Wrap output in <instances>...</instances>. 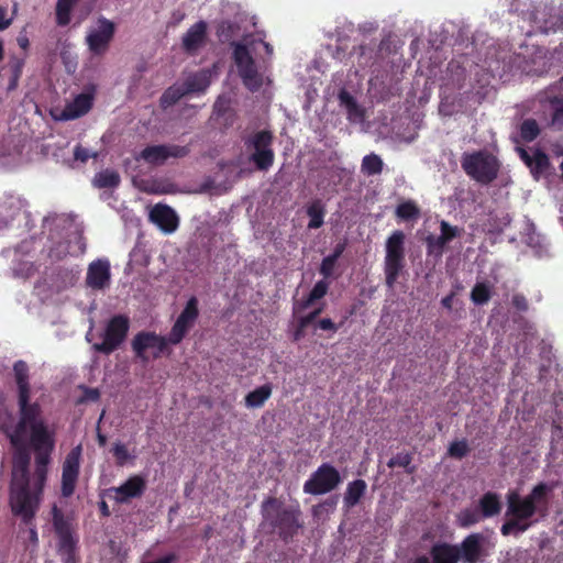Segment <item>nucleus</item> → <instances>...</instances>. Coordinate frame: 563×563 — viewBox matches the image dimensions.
<instances>
[{"label": "nucleus", "instance_id": "46", "mask_svg": "<svg viewBox=\"0 0 563 563\" xmlns=\"http://www.w3.org/2000/svg\"><path fill=\"white\" fill-rule=\"evenodd\" d=\"M328 290L329 283L325 282V279L319 280L314 284V286L309 292L310 299L317 301L323 298L327 295Z\"/></svg>", "mask_w": 563, "mask_h": 563}, {"label": "nucleus", "instance_id": "47", "mask_svg": "<svg viewBox=\"0 0 563 563\" xmlns=\"http://www.w3.org/2000/svg\"><path fill=\"white\" fill-rule=\"evenodd\" d=\"M155 341L156 342L154 343V347L152 349L153 357L158 358V357H161L162 354L165 353V351L167 350L168 343H170V342L168 341V336L165 338L159 334H157Z\"/></svg>", "mask_w": 563, "mask_h": 563}, {"label": "nucleus", "instance_id": "5", "mask_svg": "<svg viewBox=\"0 0 563 563\" xmlns=\"http://www.w3.org/2000/svg\"><path fill=\"white\" fill-rule=\"evenodd\" d=\"M463 172L481 185L492 184L498 176L500 163L486 150L464 152L461 156Z\"/></svg>", "mask_w": 563, "mask_h": 563}, {"label": "nucleus", "instance_id": "58", "mask_svg": "<svg viewBox=\"0 0 563 563\" xmlns=\"http://www.w3.org/2000/svg\"><path fill=\"white\" fill-rule=\"evenodd\" d=\"M323 311V308L322 307H319V308H316L314 310L310 311L308 313V316L314 321V323L318 321V317L322 313Z\"/></svg>", "mask_w": 563, "mask_h": 563}, {"label": "nucleus", "instance_id": "61", "mask_svg": "<svg viewBox=\"0 0 563 563\" xmlns=\"http://www.w3.org/2000/svg\"><path fill=\"white\" fill-rule=\"evenodd\" d=\"M97 440L100 446H104L107 443V437L102 434L101 432L97 433Z\"/></svg>", "mask_w": 563, "mask_h": 563}, {"label": "nucleus", "instance_id": "33", "mask_svg": "<svg viewBox=\"0 0 563 563\" xmlns=\"http://www.w3.org/2000/svg\"><path fill=\"white\" fill-rule=\"evenodd\" d=\"M384 162L379 155L371 153L362 159L361 172L366 176L379 175L383 172Z\"/></svg>", "mask_w": 563, "mask_h": 563}, {"label": "nucleus", "instance_id": "20", "mask_svg": "<svg viewBox=\"0 0 563 563\" xmlns=\"http://www.w3.org/2000/svg\"><path fill=\"white\" fill-rule=\"evenodd\" d=\"M510 11L518 13L522 16L523 20L533 22L539 25V27L544 32H555L556 30L563 27V18L559 15L550 16V19L541 21L538 16V12L534 10L526 9V4L522 7L519 0H512L510 3Z\"/></svg>", "mask_w": 563, "mask_h": 563}, {"label": "nucleus", "instance_id": "16", "mask_svg": "<svg viewBox=\"0 0 563 563\" xmlns=\"http://www.w3.org/2000/svg\"><path fill=\"white\" fill-rule=\"evenodd\" d=\"M190 152L188 146L175 144L148 145L144 147L136 159H143L150 165H163L168 158H183Z\"/></svg>", "mask_w": 563, "mask_h": 563}, {"label": "nucleus", "instance_id": "36", "mask_svg": "<svg viewBox=\"0 0 563 563\" xmlns=\"http://www.w3.org/2000/svg\"><path fill=\"white\" fill-rule=\"evenodd\" d=\"M484 520L482 514L478 511L477 506L465 508L457 515L459 526L462 528H470Z\"/></svg>", "mask_w": 563, "mask_h": 563}, {"label": "nucleus", "instance_id": "14", "mask_svg": "<svg viewBox=\"0 0 563 563\" xmlns=\"http://www.w3.org/2000/svg\"><path fill=\"white\" fill-rule=\"evenodd\" d=\"M98 27L90 31L86 36V44L92 55H104L115 34V24L104 16L97 20Z\"/></svg>", "mask_w": 563, "mask_h": 563}, {"label": "nucleus", "instance_id": "48", "mask_svg": "<svg viewBox=\"0 0 563 563\" xmlns=\"http://www.w3.org/2000/svg\"><path fill=\"white\" fill-rule=\"evenodd\" d=\"M314 328L335 333L340 329V325L334 323L330 318H323V319H319L316 322Z\"/></svg>", "mask_w": 563, "mask_h": 563}, {"label": "nucleus", "instance_id": "31", "mask_svg": "<svg viewBox=\"0 0 563 563\" xmlns=\"http://www.w3.org/2000/svg\"><path fill=\"white\" fill-rule=\"evenodd\" d=\"M307 216L309 217V229H319L323 225L325 208L320 199H314L306 209Z\"/></svg>", "mask_w": 563, "mask_h": 563}, {"label": "nucleus", "instance_id": "18", "mask_svg": "<svg viewBox=\"0 0 563 563\" xmlns=\"http://www.w3.org/2000/svg\"><path fill=\"white\" fill-rule=\"evenodd\" d=\"M146 490V481L142 475H132L118 487H111L109 492L114 493V500L118 504H128L130 500L140 498Z\"/></svg>", "mask_w": 563, "mask_h": 563}, {"label": "nucleus", "instance_id": "38", "mask_svg": "<svg viewBox=\"0 0 563 563\" xmlns=\"http://www.w3.org/2000/svg\"><path fill=\"white\" fill-rule=\"evenodd\" d=\"M492 297V289L487 283H476L471 291V300L477 305H486Z\"/></svg>", "mask_w": 563, "mask_h": 563}, {"label": "nucleus", "instance_id": "29", "mask_svg": "<svg viewBox=\"0 0 563 563\" xmlns=\"http://www.w3.org/2000/svg\"><path fill=\"white\" fill-rule=\"evenodd\" d=\"M366 488L367 485L364 479H354L353 482H350L343 498L344 506L347 509L356 506L361 498L365 495Z\"/></svg>", "mask_w": 563, "mask_h": 563}, {"label": "nucleus", "instance_id": "49", "mask_svg": "<svg viewBox=\"0 0 563 563\" xmlns=\"http://www.w3.org/2000/svg\"><path fill=\"white\" fill-rule=\"evenodd\" d=\"M316 301L310 299V296L308 295L306 298H302L299 301H296L294 303V314L297 316L298 313L307 310L310 308Z\"/></svg>", "mask_w": 563, "mask_h": 563}, {"label": "nucleus", "instance_id": "8", "mask_svg": "<svg viewBox=\"0 0 563 563\" xmlns=\"http://www.w3.org/2000/svg\"><path fill=\"white\" fill-rule=\"evenodd\" d=\"M53 526L58 537L57 552L63 563H76L78 537L75 536L71 523L57 507L53 508Z\"/></svg>", "mask_w": 563, "mask_h": 563}, {"label": "nucleus", "instance_id": "21", "mask_svg": "<svg viewBox=\"0 0 563 563\" xmlns=\"http://www.w3.org/2000/svg\"><path fill=\"white\" fill-rule=\"evenodd\" d=\"M150 219L155 223L164 233H173L177 230L179 219L173 208L166 205H156L151 213Z\"/></svg>", "mask_w": 563, "mask_h": 563}, {"label": "nucleus", "instance_id": "4", "mask_svg": "<svg viewBox=\"0 0 563 563\" xmlns=\"http://www.w3.org/2000/svg\"><path fill=\"white\" fill-rule=\"evenodd\" d=\"M262 516L264 523L285 543L290 542L303 526L300 509L287 507L275 497H268L263 501Z\"/></svg>", "mask_w": 563, "mask_h": 563}, {"label": "nucleus", "instance_id": "52", "mask_svg": "<svg viewBox=\"0 0 563 563\" xmlns=\"http://www.w3.org/2000/svg\"><path fill=\"white\" fill-rule=\"evenodd\" d=\"M85 398L87 400L97 401L100 398V393L97 388H85Z\"/></svg>", "mask_w": 563, "mask_h": 563}, {"label": "nucleus", "instance_id": "23", "mask_svg": "<svg viewBox=\"0 0 563 563\" xmlns=\"http://www.w3.org/2000/svg\"><path fill=\"white\" fill-rule=\"evenodd\" d=\"M520 158L529 167L531 175L536 180H539L550 168L549 156L540 148L533 151L530 155L526 150H519Z\"/></svg>", "mask_w": 563, "mask_h": 563}, {"label": "nucleus", "instance_id": "54", "mask_svg": "<svg viewBox=\"0 0 563 563\" xmlns=\"http://www.w3.org/2000/svg\"><path fill=\"white\" fill-rule=\"evenodd\" d=\"M456 296V291H451V294H449L448 296H445L444 298H442L441 300V305L448 309V310H451L452 307H453V300H454V297Z\"/></svg>", "mask_w": 563, "mask_h": 563}, {"label": "nucleus", "instance_id": "7", "mask_svg": "<svg viewBox=\"0 0 563 563\" xmlns=\"http://www.w3.org/2000/svg\"><path fill=\"white\" fill-rule=\"evenodd\" d=\"M274 135L268 130H261L250 135L244 144L249 151H252L250 162H252L258 170H268L275 161L273 150Z\"/></svg>", "mask_w": 563, "mask_h": 563}, {"label": "nucleus", "instance_id": "12", "mask_svg": "<svg viewBox=\"0 0 563 563\" xmlns=\"http://www.w3.org/2000/svg\"><path fill=\"white\" fill-rule=\"evenodd\" d=\"M488 538L481 532L466 536L460 544H454L460 562L483 563L490 555Z\"/></svg>", "mask_w": 563, "mask_h": 563}, {"label": "nucleus", "instance_id": "26", "mask_svg": "<svg viewBox=\"0 0 563 563\" xmlns=\"http://www.w3.org/2000/svg\"><path fill=\"white\" fill-rule=\"evenodd\" d=\"M477 508L484 519L498 516L503 509L500 496L495 492L483 494L478 499Z\"/></svg>", "mask_w": 563, "mask_h": 563}, {"label": "nucleus", "instance_id": "10", "mask_svg": "<svg viewBox=\"0 0 563 563\" xmlns=\"http://www.w3.org/2000/svg\"><path fill=\"white\" fill-rule=\"evenodd\" d=\"M342 482L340 472L330 463H322L305 482L303 493L318 496L331 493Z\"/></svg>", "mask_w": 563, "mask_h": 563}, {"label": "nucleus", "instance_id": "3", "mask_svg": "<svg viewBox=\"0 0 563 563\" xmlns=\"http://www.w3.org/2000/svg\"><path fill=\"white\" fill-rule=\"evenodd\" d=\"M13 372L19 390V429L30 426L33 441L44 443L49 439L48 431L43 424V412L38 402H30L29 366L24 361H16Z\"/></svg>", "mask_w": 563, "mask_h": 563}, {"label": "nucleus", "instance_id": "39", "mask_svg": "<svg viewBox=\"0 0 563 563\" xmlns=\"http://www.w3.org/2000/svg\"><path fill=\"white\" fill-rule=\"evenodd\" d=\"M186 95L187 93L185 92L183 85L172 86L168 89H166L162 95L161 104L163 108L172 107Z\"/></svg>", "mask_w": 563, "mask_h": 563}, {"label": "nucleus", "instance_id": "55", "mask_svg": "<svg viewBox=\"0 0 563 563\" xmlns=\"http://www.w3.org/2000/svg\"><path fill=\"white\" fill-rule=\"evenodd\" d=\"M345 246H346L345 242L338 243L334 246L333 252L330 254V256L338 261L342 256V254L345 250Z\"/></svg>", "mask_w": 563, "mask_h": 563}, {"label": "nucleus", "instance_id": "60", "mask_svg": "<svg viewBox=\"0 0 563 563\" xmlns=\"http://www.w3.org/2000/svg\"><path fill=\"white\" fill-rule=\"evenodd\" d=\"M18 44L21 48L26 49L29 47V40L25 36L18 37Z\"/></svg>", "mask_w": 563, "mask_h": 563}, {"label": "nucleus", "instance_id": "40", "mask_svg": "<svg viewBox=\"0 0 563 563\" xmlns=\"http://www.w3.org/2000/svg\"><path fill=\"white\" fill-rule=\"evenodd\" d=\"M339 100H340L341 104L345 107L350 117L361 114L362 111H361L356 100L346 90L343 89L339 92Z\"/></svg>", "mask_w": 563, "mask_h": 563}, {"label": "nucleus", "instance_id": "19", "mask_svg": "<svg viewBox=\"0 0 563 563\" xmlns=\"http://www.w3.org/2000/svg\"><path fill=\"white\" fill-rule=\"evenodd\" d=\"M111 279L110 263L106 258L92 261L87 268L86 286L101 290L109 286Z\"/></svg>", "mask_w": 563, "mask_h": 563}, {"label": "nucleus", "instance_id": "57", "mask_svg": "<svg viewBox=\"0 0 563 563\" xmlns=\"http://www.w3.org/2000/svg\"><path fill=\"white\" fill-rule=\"evenodd\" d=\"M99 510L101 516L109 517L111 515L108 504L104 500L99 503Z\"/></svg>", "mask_w": 563, "mask_h": 563}, {"label": "nucleus", "instance_id": "63", "mask_svg": "<svg viewBox=\"0 0 563 563\" xmlns=\"http://www.w3.org/2000/svg\"><path fill=\"white\" fill-rule=\"evenodd\" d=\"M211 532L212 528L210 526L206 527L203 538L208 540L211 536Z\"/></svg>", "mask_w": 563, "mask_h": 563}, {"label": "nucleus", "instance_id": "45", "mask_svg": "<svg viewBox=\"0 0 563 563\" xmlns=\"http://www.w3.org/2000/svg\"><path fill=\"white\" fill-rule=\"evenodd\" d=\"M551 125L555 129L563 128V99L554 102Z\"/></svg>", "mask_w": 563, "mask_h": 563}, {"label": "nucleus", "instance_id": "17", "mask_svg": "<svg viewBox=\"0 0 563 563\" xmlns=\"http://www.w3.org/2000/svg\"><path fill=\"white\" fill-rule=\"evenodd\" d=\"M199 316L198 299L192 296L188 299L184 310L176 319L174 325L168 333V341L170 344H179L186 336L190 328L196 322Z\"/></svg>", "mask_w": 563, "mask_h": 563}, {"label": "nucleus", "instance_id": "15", "mask_svg": "<svg viewBox=\"0 0 563 563\" xmlns=\"http://www.w3.org/2000/svg\"><path fill=\"white\" fill-rule=\"evenodd\" d=\"M464 233V229L457 225H452L445 220L440 221V234H429L424 242L427 249V255L433 256L435 260H440L445 251V247L457 238H461Z\"/></svg>", "mask_w": 563, "mask_h": 563}, {"label": "nucleus", "instance_id": "50", "mask_svg": "<svg viewBox=\"0 0 563 563\" xmlns=\"http://www.w3.org/2000/svg\"><path fill=\"white\" fill-rule=\"evenodd\" d=\"M512 306L518 310V311H527L529 306H528V300L527 298L522 295V294H515L512 296Z\"/></svg>", "mask_w": 563, "mask_h": 563}, {"label": "nucleus", "instance_id": "6", "mask_svg": "<svg viewBox=\"0 0 563 563\" xmlns=\"http://www.w3.org/2000/svg\"><path fill=\"white\" fill-rule=\"evenodd\" d=\"M405 240V233L400 230H396L386 241L384 274L385 284L389 289L395 287V284L406 266Z\"/></svg>", "mask_w": 563, "mask_h": 563}, {"label": "nucleus", "instance_id": "2", "mask_svg": "<svg viewBox=\"0 0 563 563\" xmlns=\"http://www.w3.org/2000/svg\"><path fill=\"white\" fill-rule=\"evenodd\" d=\"M550 487L545 483L536 485L527 496H520L517 490L507 493L506 516L509 517L500 527L504 537L518 536L526 532L538 520L534 515L545 517L548 512V495Z\"/></svg>", "mask_w": 563, "mask_h": 563}, {"label": "nucleus", "instance_id": "30", "mask_svg": "<svg viewBox=\"0 0 563 563\" xmlns=\"http://www.w3.org/2000/svg\"><path fill=\"white\" fill-rule=\"evenodd\" d=\"M272 385L271 384H264L254 390L250 391L245 398V406L247 408H261L264 406L266 400L272 396Z\"/></svg>", "mask_w": 563, "mask_h": 563}, {"label": "nucleus", "instance_id": "34", "mask_svg": "<svg viewBox=\"0 0 563 563\" xmlns=\"http://www.w3.org/2000/svg\"><path fill=\"white\" fill-rule=\"evenodd\" d=\"M395 214L402 221H413L420 217V208L413 200H406L396 207Z\"/></svg>", "mask_w": 563, "mask_h": 563}, {"label": "nucleus", "instance_id": "28", "mask_svg": "<svg viewBox=\"0 0 563 563\" xmlns=\"http://www.w3.org/2000/svg\"><path fill=\"white\" fill-rule=\"evenodd\" d=\"M210 73L208 70H201L188 76L183 82V87L187 95L194 92L203 93L210 86Z\"/></svg>", "mask_w": 563, "mask_h": 563}, {"label": "nucleus", "instance_id": "41", "mask_svg": "<svg viewBox=\"0 0 563 563\" xmlns=\"http://www.w3.org/2000/svg\"><path fill=\"white\" fill-rule=\"evenodd\" d=\"M411 461H412V456L410 453H398L397 455H395L387 462V466L390 468H394L397 466L405 467L408 474H412L415 471V467L413 466L409 467Z\"/></svg>", "mask_w": 563, "mask_h": 563}, {"label": "nucleus", "instance_id": "42", "mask_svg": "<svg viewBox=\"0 0 563 563\" xmlns=\"http://www.w3.org/2000/svg\"><path fill=\"white\" fill-rule=\"evenodd\" d=\"M470 448L466 440L454 441L450 444L448 453L451 457L462 460L468 453Z\"/></svg>", "mask_w": 563, "mask_h": 563}, {"label": "nucleus", "instance_id": "1", "mask_svg": "<svg viewBox=\"0 0 563 563\" xmlns=\"http://www.w3.org/2000/svg\"><path fill=\"white\" fill-rule=\"evenodd\" d=\"M49 439L44 443L33 441L32 428L27 424L19 429V421L10 434V443L16 449L13 456L10 484V506L14 516L32 523L43 496L47 481L48 464L56 445V428L43 419Z\"/></svg>", "mask_w": 563, "mask_h": 563}, {"label": "nucleus", "instance_id": "25", "mask_svg": "<svg viewBox=\"0 0 563 563\" xmlns=\"http://www.w3.org/2000/svg\"><path fill=\"white\" fill-rule=\"evenodd\" d=\"M93 98L90 93H79L75 99L67 103L60 113L62 120H74L89 112L92 108Z\"/></svg>", "mask_w": 563, "mask_h": 563}, {"label": "nucleus", "instance_id": "53", "mask_svg": "<svg viewBox=\"0 0 563 563\" xmlns=\"http://www.w3.org/2000/svg\"><path fill=\"white\" fill-rule=\"evenodd\" d=\"M296 324L300 328L307 329L310 324H314V321L308 316H301L296 319Z\"/></svg>", "mask_w": 563, "mask_h": 563}, {"label": "nucleus", "instance_id": "24", "mask_svg": "<svg viewBox=\"0 0 563 563\" xmlns=\"http://www.w3.org/2000/svg\"><path fill=\"white\" fill-rule=\"evenodd\" d=\"M207 23L198 21L191 25L181 40L183 48L188 54H195L207 41Z\"/></svg>", "mask_w": 563, "mask_h": 563}, {"label": "nucleus", "instance_id": "32", "mask_svg": "<svg viewBox=\"0 0 563 563\" xmlns=\"http://www.w3.org/2000/svg\"><path fill=\"white\" fill-rule=\"evenodd\" d=\"M78 0H57L55 8L56 23L67 26L71 21V11Z\"/></svg>", "mask_w": 563, "mask_h": 563}, {"label": "nucleus", "instance_id": "9", "mask_svg": "<svg viewBox=\"0 0 563 563\" xmlns=\"http://www.w3.org/2000/svg\"><path fill=\"white\" fill-rule=\"evenodd\" d=\"M130 330V319L125 314H115L109 319L103 332L102 342L95 343L92 349L101 354L110 355L125 341Z\"/></svg>", "mask_w": 563, "mask_h": 563}, {"label": "nucleus", "instance_id": "56", "mask_svg": "<svg viewBox=\"0 0 563 563\" xmlns=\"http://www.w3.org/2000/svg\"><path fill=\"white\" fill-rule=\"evenodd\" d=\"M306 335V329L300 328L298 324L295 323V328L292 331V341L298 342Z\"/></svg>", "mask_w": 563, "mask_h": 563}, {"label": "nucleus", "instance_id": "62", "mask_svg": "<svg viewBox=\"0 0 563 563\" xmlns=\"http://www.w3.org/2000/svg\"><path fill=\"white\" fill-rule=\"evenodd\" d=\"M30 540L32 542H37V531L34 527L30 528Z\"/></svg>", "mask_w": 563, "mask_h": 563}, {"label": "nucleus", "instance_id": "35", "mask_svg": "<svg viewBox=\"0 0 563 563\" xmlns=\"http://www.w3.org/2000/svg\"><path fill=\"white\" fill-rule=\"evenodd\" d=\"M120 175L112 169H106L96 174L93 185L97 188H115L120 184Z\"/></svg>", "mask_w": 563, "mask_h": 563}, {"label": "nucleus", "instance_id": "22", "mask_svg": "<svg viewBox=\"0 0 563 563\" xmlns=\"http://www.w3.org/2000/svg\"><path fill=\"white\" fill-rule=\"evenodd\" d=\"M430 558L419 556L415 563H459L457 553L454 544L448 542H437L430 549Z\"/></svg>", "mask_w": 563, "mask_h": 563}, {"label": "nucleus", "instance_id": "64", "mask_svg": "<svg viewBox=\"0 0 563 563\" xmlns=\"http://www.w3.org/2000/svg\"><path fill=\"white\" fill-rule=\"evenodd\" d=\"M2 58H3V44L0 41V59H2Z\"/></svg>", "mask_w": 563, "mask_h": 563}, {"label": "nucleus", "instance_id": "13", "mask_svg": "<svg viewBox=\"0 0 563 563\" xmlns=\"http://www.w3.org/2000/svg\"><path fill=\"white\" fill-rule=\"evenodd\" d=\"M82 445L70 449L62 464L60 494L65 498L74 495L80 475Z\"/></svg>", "mask_w": 563, "mask_h": 563}, {"label": "nucleus", "instance_id": "59", "mask_svg": "<svg viewBox=\"0 0 563 563\" xmlns=\"http://www.w3.org/2000/svg\"><path fill=\"white\" fill-rule=\"evenodd\" d=\"M3 15L4 13L0 15V31L8 29L9 25L11 24V20L4 19Z\"/></svg>", "mask_w": 563, "mask_h": 563}, {"label": "nucleus", "instance_id": "11", "mask_svg": "<svg viewBox=\"0 0 563 563\" xmlns=\"http://www.w3.org/2000/svg\"><path fill=\"white\" fill-rule=\"evenodd\" d=\"M233 46V60L238 67L239 76L241 77L244 86L251 90L256 91L261 88L263 80L257 71L254 58L250 54L246 45L242 43H232Z\"/></svg>", "mask_w": 563, "mask_h": 563}, {"label": "nucleus", "instance_id": "51", "mask_svg": "<svg viewBox=\"0 0 563 563\" xmlns=\"http://www.w3.org/2000/svg\"><path fill=\"white\" fill-rule=\"evenodd\" d=\"M90 153L87 148L82 147L81 145H76L74 148V158L76 161H79L81 163H86L88 158L90 157Z\"/></svg>", "mask_w": 563, "mask_h": 563}, {"label": "nucleus", "instance_id": "27", "mask_svg": "<svg viewBox=\"0 0 563 563\" xmlns=\"http://www.w3.org/2000/svg\"><path fill=\"white\" fill-rule=\"evenodd\" d=\"M156 336L155 332L150 331H141L134 335L131 346L137 358L144 362L148 361L146 351L154 347Z\"/></svg>", "mask_w": 563, "mask_h": 563}, {"label": "nucleus", "instance_id": "44", "mask_svg": "<svg viewBox=\"0 0 563 563\" xmlns=\"http://www.w3.org/2000/svg\"><path fill=\"white\" fill-rule=\"evenodd\" d=\"M338 261L330 255L325 256L320 265L319 273L323 276L324 279L333 276L334 268L336 266Z\"/></svg>", "mask_w": 563, "mask_h": 563}, {"label": "nucleus", "instance_id": "37", "mask_svg": "<svg viewBox=\"0 0 563 563\" xmlns=\"http://www.w3.org/2000/svg\"><path fill=\"white\" fill-rule=\"evenodd\" d=\"M540 132V126L534 119H525L519 126L520 137L527 143L534 141Z\"/></svg>", "mask_w": 563, "mask_h": 563}, {"label": "nucleus", "instance_id": "43", "mask_svg": "<svg viewBox=\"0 0 563 563\" xmlns=\"http://www.w3.org/2000/svg\"><path fill=\"white\" fill-rule=\"evenodd\" d=\"M114 459H115V464L118 466H123L125 465V463L132 459L131 454L129 453V450L126 449V446L123 444V443H115L111 450Z\"/></svg>", "mask_w": 563, "mask_h": 563}]
</instances>
